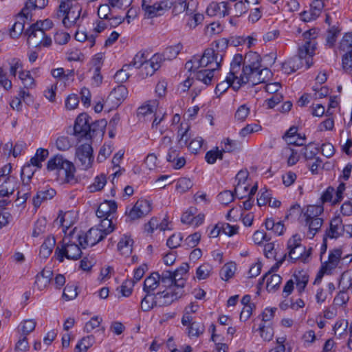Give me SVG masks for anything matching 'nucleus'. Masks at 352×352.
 <instances>
[{"mask_svg": "<svg viewBox=\"0 0 352 352\" xmlns=\"http://www.w3.org/2000/svg\"><path fill=\"white\" fill-rule=\"evenodd\" d=\"M184 289L181 287H170L167 290L157 294L158 298V307L170 305L173 302L181 298L184 294Z\"/></svg>", "mask_w": 352, "mask_h": 352, "instance_id": "nucleus-13", "label": "nucleus"}, {"mask_svg": "<svg viewBox=\"0 0 352 352\" xmlns=\"http://www.w3.org/2000/svg\"><path fill=\"white\" fill-rule=\"evenodd\" d=\"M188 131L189 126L187 124H185L184 125L183 124H181L180 128L178 130V136L180 137L178 142L181 146H188V141L189 138Z\"/></svg>", "mask_w": 352, "mask_h": 352, "instance_id": "nucleus-55", "label": "nucleus"}, {"mask_svg": "<svg viewBox=\"0 0 352 352\" xmlns=\"http://www.w3.org/2000/svg\"><path fill=\"white\" fill-rule=\"evenodd\" d=\"M231 7L228 2H212L206 9V12L209 16H218L223 17L230 14Z\"/></svg>", "mask_w": 352, "mask_h": 352, "instance_id": "nucleus-16", "label": "nucleus"}, {"mask_svg": "<svg viewBox=\"0 0 352 352\" xmlns=\"http://www.w3.org/2000/svg\"><path fill=\"white\" fill-rule=\"evenodd\" d=\"M238 143L230 138H224L221 142V151L223 153H230L237 148Z\"/></svg>", "mask_w": 352, "mask_h": 352, "instance_id": "nucleus-58", "label": "nucleus"}, {"mask_svg": "<svg viewBox=\"0 0 352 352\" xmlns=\"http://www.w3.org/2000/svg\"><path fill=\"white\" fill-rule=\"evenodd\" d=\"M127 94V89L123 85H118L109 94L105 103L111 108H116L126 98Z\"/></svg>", "mask_w": 352, "mask_h": 352, "instance_id": "nucleus-15", "label": "nucleus"}, {"mask_svg": "<svg viewBox=\"0 0 352 352\" xmlns=\"http://www.w3.org/2000/svg\"><path fill=\"white\" fill-rule=\"evenodd\" d=\"M212 266L208 263H205L197 267L196 271V278L199 280H205L210 277L212 273Z\"/></svg>", "mask_w": 352, "mask_h": 352, "instance_id": "nucleus-42", "label": "nucleus"}, {"mask_svg": "<svg viewBox=\"0 0 352 352\" xmlns=\"http://www.w3.org/2000/svg\"><path fill=\"white\" fill-rule=\"evenodd\" d=\"M94 338L92 336L83 338L76 346V352H86L92 346Z\"/></svg>", "mask_w": 352, "mask_h": 352, "instance_id": "nucleus-53", "label": "nucleus"}, {"mask_svg": "<svg viewBox=\"0 0 352 352\" xmlns=\"http://www.w3.org/2000/svg\"><path fill=\"white\" fill-rule=\"evenodd\" d=\"M72 213L70 212H61L59 214L56 222L61 226L63 228H69L72 225L71 221Z\"/></svg>", "mask_w": 352, "mask_h": 352, "instance_id": "nucleus-56", "label": "nucleus"}, {"mask_svg": "<svg viewBox=\"0 0 352 352\" xmlns=\"http://www.w3.org/2000/svg\"><path fill=\"white\" fill-rule=\"evenodd\" d=\"M258 330L264 341L270 342L273 339L274 331L271 324H261Z\"/></svg>", "mask_w": 352, "mask_h": 352, "instance_id": "nucleus-43", "label": "nucleus"}, {"mask_svg": "<svg viewBox=\"0 0 352 352\" xmlns=\"http://www.w3.org/2000/svg\"><path fill=\"white\" fill-rule=\"evenodd\" d=\"M91 119L86 113L80 114L76 119L74 126V134L78 138H85L91 139L96 131V127L99 126L100 133L104 134V128L106 126L107 122L100 120L99 122L91 124Z\"/></svg>", "mask_w": 352, "mask_h": 352, "instance_id": "nucleus-6", "label": "nucleus"}, {"mask_svg": "<svg viewBox=\"0 0 352 352\" xmlns=\"http://www.w3.org/2000/svg\"><path fill=\"white\" fill-rule=\"evenodd\" d=\"M159 108V102L157 100H148L138 109V116L140 119L153 118V113Z\"/></svg>", "mask_w": 352, "mask_h": 352, "instance_id": "nucleus-21", "label": "nucleus"}, {"mask_svg": "<svg viewBox=\"0 0 352 352\" xmlns=\"http://www.w3.org/2000/svg\"><path fill=\"white\" fill-rule=\"evenodd\" d=\"M107 183L106 177L100 175L94 178L93 183L89 186L88 189L90 192H95L101 190Z\"/></svg>", "mask_w": 352, "mask_h": 352, "instance_id": "nucleus-47", "label": "nucleus"}, {"mask_svg": "<svg viewBox=\"0 0 352 352\" xmlns=\"http://www.w3.org/2000/svg\"><path fill=\"white\" fill-rule=\"evenodd\" d=\"M248 175L249 173L246 170H241L236 174V182L237 183L234 189L236 193L240 192L241 191L247 192L248 190V185L245 184Z\"/></svg>", "mask_w": 352, "mask_h": 352, "instance_id": "nucleus-34", "label": "nucleus"}, {"mask_svg": "<svg viewBox=\"0 0 352 352\" xmlns=\"http://www.w3.org/2000/svg\"><path fill=\"white\" fill-rule=\"evenodd\" d=\"M183 50V45L178 43L166 48L163 52L164 58L168 60L175 59Z\"/></svg>", "mask_w": 352, "mask_h": 352, "instance_id": "nucleus-41", "label": "nucleus"}, {"mask_svg": "<svg viewBox=\"0 0 352 352\" xmlns=\"http://www.w3.org/2000/svg\"><path fill=\"white\" fill-rule=\"evenodd\" d=\"M82 252L80 247L74 243H67L61 247L57 246L55 250V256L60 262H63L64 257L67 259L77 260L81 256Z\"/></svg>", "mask_w": 352, "mask_h": 352, "instance_id": "nucleus-10", "label": "nucleus"}, {"mask_svg": "<svg viewBox=\"0 0 352 352\" xmlns=\"http://www.w3.org/2000/svg\"><path fill=\"white\" fill-rule=\"evenodd\" d=\"M48 3V0H28L21 14L26 19L31 18V12L36 9H43Z\"/></svg>", "mask_w": 352, "mask_h": 352, "instance_id": "nucleus-23", "label": "nucleus"}, {"mask_svg": "<svg viewBox=\"0 0 352 352\" xmlns=\"http://www.w3.org/2000/svg\"><path fill=\"white\" fill-rule=\"evenodd\" d=\"M148 54L146 52H139L134 56L132 62L129 64L131 67L140 68L146 61L148 60Z\"/></svg>", "mask_w": 352, "mask_h": 352, "instance_id": "nucleus-51", "label": "nucleus"}, {"mask_svg": "<svg viewBox=\"0 0 352 352\" xmlns=\"http://www.w3.org/2000/svg\"><path fill=\"white\" fill-rule=\"evenodd\" d=\"M151 210L150 201L145 199L138 200L131 208H127L125 212L131 220H135L148 214Z\"/></svg>", "mask_w": 352, "mask_h": 352, "instance_id": "nucleus-12", "label": "nucleus"}, {"mask_svg": "<svg viewBox=\"0 0 352 352\" xmlns=\"http://www.w3.org/2000/svg\"><path fill=\"white\" fill-rule=\"evenodd\" d=\"M204 331V326L200 322H193L189 325L188 334L190 338L199 337Z\"/></svg>", "mask_w": 352, "mask_h": 352, "instance_id": "nucleus-54", "label": "nucleus"}, {"mask_svg": "<svg viewBox=\"0 0 352 352\" xmlns=\"http://www.w3.org/2000/svg\"><path fill=\"white\" fill-rule=\"evenodd\" d=\"M56 192L53 188H46L37 192L36 197L33 199V204L36 208H38L42 202L52 199Z\"/></svg>", "mask_w": 352, "mask_h": 352, "instance_id": "nucleus-28", "label": "nucleus"}, {"mask_svg": "<svg viewBox=\"0 0 352 352\" xmlns=\"http://www.w3.org/2000/svg\"><path fill=\"white\" fill-rule=\"evenodd\" d=\"M133 240L130 236H124L118 244V249L124 256H129L132 252Z\"/></svg>", "mask_w": 352, "mask_h": 352, "instance_id": "nucleus-38", "label": "nucleus"}, {"mask_svg": "<svg viewBox=\"0 0 352 352\" xmlns=\"http://www.w3.org/2000/svg\"><path fill=\"white\" fill-rule=\"evenodd\" d=\"M36 322L34 320H25L22 322L18 329L21 332V336H25L34 330Z\"/></svg>", "mask_w": 352, "mask_h": 352, "instance_id": "nucleus-50", "label": "nucleus"}, {"mask_svg": "<svg viewBox=\"0 0 352 352\" xmlns=\"http://www.w3.org/2000/svg\"><path fill=\"white\" fill-rule=\"evenodd\" d=\"M301 240L300 235L295 234L287 241L288 256L292 261L300 260L305 262L310 255V250H306Z\"/></svg>", "mask_w": 352, "mask_h": 352, "instance_id": "nucleus-8", "label": "nucleus"}, {"mask_svg": "<svg viewBox=\"0 0 352 352\" xmlns=\"http://www.w3.org/2000/svg\"><path fill=\"white\" fill-rule=\"evenodd\" d=\"M173 7V12L175 15H177L180 13L186 11V13L189 15L192 14V12H190L188 10V4L186 2V0H174Z\"/></svg>", "mask_w": 352, "mask_h": 352, "instance_id": "nucleus-49", "label": "nucleus"}, {"mask_svg": "<svg viewBox=\"0 0 352 352\" xmlns=\"http://www.w3.org/2000/svg\"><path fill=\"white\" fill-rule=\"evenodd\" d=\"M158 298L160 297L157 296V294H146L144 298L141 300V309L146 312L155 307H158Z\"/></svg>", "mask_w": 352, "mask_h": 352, "instance_id": "nucleus-31", "label": "nucleus"}, {"mask_svg": "<svg viewBox=\"0 0 352 352\" xmlns=\"http://www.w3.org/2000/svg\"><path fill=\"white\" fill-rule=\"evenodd\" d=\"M300 153L298 150L292 148L289 146L284 148L283 150V154L287 158L288 166L295 165L300 160Z\"/></svg>", "mask_w": 352, "mask_h": 352, "instance_id": "nucleus-37", "label": "nucleus"}, {"mask_svg": "<svg viewBox=\"0 0 352 352\" xmlns=\"http://www.w3.org/2000/svg\"><path fill=\"white\" fill-rule=\"evenodd\" d=\"M47 169L54 171L58 180L63 184L74 185L78 182L74 164L61 155L51 157L47 162Z\"/></svg>", "mask_w": 352, "mask_h": 352, "instance_id": "nucleus-3", "label": "nucleus"}, {"mask_svg": "<svg viewBox=\"0 0 352 352\" xmlns=\"http://www.w3.org/2000/svg\"><path fill=\"white\" fill-rule=\"evenodd\" d=\"M56 245V239L53 236H48L41 246L39 256L42 259L47 258L52 252Z\"/></svg>", "mask_w": 352, "mask_h": 352, "instance_id": "nucleus-26", "label": "nucleus"}, {"mask_svg": "<svg viewBox=\"0 0 352 352\" xmlns=\"http://www.w3.org/2000/svg\"><path fill=\"white\" fill-rule=\"evenodd\" d=\"M263 280L266 282V289L269 292L276 290L282 281V278L276 274H272L270 272L267 273L263 278Z\"/></svg>", "mask_w": 352, "mask_h": 352, "instance_id": "nucleus-30", "label": "nucleus"}, {"mask_svg": "<svg viewBox=\"0 0 352 352\" xmlns=\"http://www.w3.org/2000/svg\"><path fill=\"white\" fill-rule=\"evenodd\" d=\"M242 62V55L237 54H235L230 63V69L226 79L217 84L215 88V93L218 95H221L227 91V89L232 87L233 89L238 90L244 83H241L239 76L240 72V65Z\"/></svg>", "mask_w": 352, "mask_h": 352, "instance_id": "nucleus-5", "label": "nucleus"}, {"mask_svg": "<svg viewBox=\"0 0 352 352\" xmlns=\"http://www.w3.org/2000/svg\"><path fill=\"white\" fill-rule=\"evenodd\" d=\"M344 234L342 219L339 216H335L330 221L329 229L326 232V236L330 239H338Z\"/></svg>", "mask_w": 352, "mask_h": 352, "instance_id": "nucleus-18", "label": "nucleus"}, {"mask_svg": "<svg viewBox=\"0 0 352 352\" xmlns=\"http://www.w3.org/2000/svg\"><path fill=\"white\" fill-rule=\"evenodd\" d=\"M192 186L191 180L186 177L179 179L176 183V190L181 192H185Z\"/></svg>", "mask_w": 352, "mask_h": 352, "instance_id": "nucleus-61", "label": "nucleus"}, {"mask_svg": "<svg viewBox=\"0 0 352 352\" xmlns=\"http://www.w3.org/2000/svg\"><path fill=\"white\" fill-rule=\"evenodd\" d=\"M130 67L131 65H124L120 70L116 73L114 79L118 83H122L129 78L130 74L128 72V70Z\"/></svg>", "mask_w": 352, "mask_h": 352, "instance_id": "nucleus-59", "label": "nucleus"}, {"mask_svg": "<svg viewBox=\"0 0 352 352\" xmlns=\"http://www.w3.org/2000/svg\"><path fill=\"white\" fill-rule=\"evenodd\" d=\"M19 78L20 79L23 87L21 89H29L36 87V80L29 70H21L19 72Z\"/></svg>", "mask_w": 352, "mask_h": 352, "instance_id": "nucleus-32", "label": "nucleus"}, {"mask_svg": "<svg viewBox=\"0 0 352 352\" xmlns=\"http://www.w3.org/2000/svg\"><path fill=\"white\" fill-rule=\"evenodd\" d=\"M340 50L343 52L352 50V34H346L342 38L340 43Z\"/></svg>", "mask_w": 352, "mask_h": 352, "instance_id": "nucleus-64", "label": "nucleus"}, {"mask_svg": "<svg viewBox=\"0 0 352 352\" xmlns=\"http://www.w3.org/2000/svg\"><path fill=\"white\" fill-rule=\"evenodd\" d=\"M324 208L322 204L309 205L302 209V218L305 221L320 218V216L322 214Z\"/></svg>", "mask_w": 352, "mask_h": 352, "instance_id": "nucleus-24", "label": "nucleus"}, {"mask_svg": "<svg viewBox=\"0 0 352 352\" xmlns=\"http://www.w3.org/2000/svg\"><path fill=\"white\" fill-rule=\"evenodd\" d=\"M189 266L187 263H184L182 265L174 272L175 284L174 287H181L182 289L185 285L184 276L188 272Z\"/></svg>", "mask_w": 352, "mask_h": 352, "instance_id": "nucleus-29", "label": "nucleus"}, {"mask_svg": "<svg viewBox=\"0 0 352 352\" xmlns=\"http://www.w3.org/2000/svg\"><path fill=\"white\" fill-rule=\"evenodd\" d=\"M258 195L257 204L259 206L268 204L270 201V199H272V193L265 188H261Z\"/></svg>", "mask_w": 352, "mask_h": 352, "instance_id": "nucleus-57", "label": "nucleus"}, {"mask_svg": "<svg viewBox=\"0 0 352 352\" xmlns=\"http://www.w3.org/2000/svg\"><path fill=\"white\" fill-rule=\"evenodd\" d=\"M22 100L28 105L32 104L34 101L32 96L24 89H19L18 95L12 98L10 104L13 109L20 111L22 109Z\"/></svg>", "mask_w": 352, "mask_h": 352, "instance_id": "nucleus-17", "label": "nucleus"}, {"mask_svg": "<svg viewBox=\"0 0 352 352\" xmlns=\"http://www.w3.org/2000/svg\"><path fill=\"white\" fill-rule=\"evenodd\" d=\"M250 108L247 104L240 105L236 111L235 118L240 122H243L248 117Z\"/></svg>", "mask_w": 352, "mask_h": 352, "instance_id": "nucleus-62", "label": "nucleus"}, {"mask_svg": "<svg viewBox=\"0 0 352 352\" xmlns=\"http://www.w3.org/2000/svg\"><path fill=\"white\" fill-rule=\"evenodd\" d=\"M302 66V63L297 57L285 60L282 63V71L287 74L296 72Z\"/></svg>", "mask_w": 352, "mask_h": 352, "instance_id": "nucleus-36", "label": "nucleus"}, {"mask_svg": "<svg viewBox=\"0 0 352 352\" xmlns=\"http://www.w3.org/2000/svg\"><path fill=\"white\" fill-rule=\"evenodd\" d=\"M243 68L239 73L241 83L256 85L265 83L272 76L271 71L265 67L261 68V56L254 52L247 53L242 56Z\"/></svg>", "mask_w": 352, "mask_h": 352, "instance_id": "nucleus-1", "label": "nucleus"}, {"mask_svg": "<svg viewBox=\"0 0 352 352\" xmlns=\"http://www.w3.org/2000/svg\"><path fill=\"white\" fill-rule=\"evenodd\" d=\"M47 221L45 218L39 219L34 224L32 236L38 237L45 232Z\"/></svg>", "mask_w": 352, "mask_h": 352, "instance_id": "nucleus-60", "label": "nucleus"}, {"mask_svg": "<svg viewBox=\"0 0 352 352\" xmlns=\"http://www.w3.org/2000/svg\"><path fill=\"white\" fill-rule=\"evenodd\" d=\"M76 157L82 169L89 168L94 161L93 148L89 143H85L77 146Z\"/></svg>", "mask_w": 352, "mask_h": 352, "instance_id": "nucleus-11", "label": "nucleus"}, {"mask_svg": "<svg viewBox=\"0 0 352 352\" xmlns=\"http://www.w3.org/2000/svg\"><path fill=\"white\" fill-rule=\"evenodd\" d=\"M105 237L100 229L91 228L89 230L82 234L79 235L78 241L82 248L87 246H93L102 241Z\"/></svg>", "mask_w": 352, "mask_h": 352, "instance_id": "nucleus-14", "label": "nucleus"}, {"mask_svg": "<svg viewBox=\"0 0 352 352\" xmlns=\"http://www.w3.org/2000/svg\"><path fill=\"white\" fill-rule=\"evenodd\" d=\"M223 156V151L219 150L218 147H216L206 153L205 159L208 164H213L217 159L222 160Z\"/></svg>", "mask_w": 352, "mask_h": 352, "instance_id": "nucleus-52", "label": "nucleus"}, {"mask_svg": "<svg viewBox=\"0 0 352 352\" xmlns=\"http://www.w3.org/2000/svg\"><path fill=\"white\" fill-rule=\"evenodd\" d=\"M223 54H217L214 47L208 48L202 56L195 55L186 62L185 68L188 71H196L200 68L218 69L223 61Z\"/></svg>", "mask_w": 352, "mask_h": 352, "instance_id": "nucleus-4", "label": "nucleus"}, {"mask_svg": "<svg viewBox=\"0 0 352 352\" xmlns=\"http://www.w3.org/2000/svg\"><path fill=\"white\" fill-rule=\"evenodd\" d=\"M52 271L50 269H43L35 277L34 288L43 291L48 287L52 277Z\"/></svg>", "mask_w": 352, "mask_h": 352, "instance_id": "nucleus-20", "label": "nucleus"}, {"mask_svg": "<svg viewBox=\"0 0 352 352\" xmlns=\"http://www.w3.org/2000/svg\"><path fill=\"white\" fill-rule=\"evenodd\" d=\"M160 274L157 272L151 274L144 282V291L146 294H152L160 285Z\"/></svg>", "mask_w": 352, "mask_h": 352, "instance_id": "nucleus-25", "label": "nucleus"}, {"mask_svg": "<svg viewBox=\"0 0 352 352\" xmlns=\"http://www.w3.org/2000/svg\"><path fill=\"white\" fill-rule=\"evenodd\" d=\"M314 32L309 30L303 33V43L298 48L299 60L302 63V60H305L306 69H309L312 65V57L315 54L316 48V42L314 36Z\"/></svg>", "mask_w": 352, "mask_h": 352, "instance_id": "nucleus-7", "label": "nucleus"}, {"mask_svg": "<svg viewBox=\"0 0 352 352\" xmlns=\"http://www.w3.org/2000/svg\"><path fill=\"white\" fill-rule=\"evenodd\" d=\"M142 6L147 18L151 19L163 15L157 1L153 5H146L145 0H143Z\"/></svg>", "mask_w": 352, "mask_h": 352, "instance_id": "nucleus-39", "label": "nucleus"}, {"mask_svg": "<svg viewBox=\"0 0 352 352\" xmlns=\"http://www.w3.org/2000/svg\"><path fill=\"white\" fill-rule=\"evenodd\" d=\"M55 145L58 150L62 151H67L72 146L69 138L66 136L57 138L55 141Z\"/></svg>", "mask_w": 352, "mask_h": 352, "instance_id": "nucleus-63", "label": "nucleus"}, {"mask_svg": "<svg viewBox=\"0 0 352 352\" xmlns=\"http://www.w3.org/2000/svg\"><path fill=\"white\" fill-rule=\"evenodd\" d=\"M116 210L117 204L115 201H104L99 205L96 210V216L98 218L111 217Z\"/></svg>", "mask_w": 352, "mask_h": 352, "instance_id": "nucleus-22", "label": "nucleus"}, {"mask_svg": "<svg viewBox=\"0 0 352 352\" xmlns=\"http://www.w3.org/2000/svg\"><path fill=\"white\" fill-rule=\"evenodd\" d=\"M320 199L322 204L329 202L331 205H336L340 202L339 201H336L335 188L331 186L328 187L325 190Z\"/></svg>", "mask_w": 352, "mask_h": 352, "instance_id": "nucleus-46", "label": "nucleus"}, {"mask_svg": "<svg viewBox=\"0 0 352 352\" xmlns=\"http://www.w3.org/2000/svg\"><path fill=\"white\" fill-rule=\"evenodd\" d=\"M28 43L33 47H49L52 39L45 32H43L35 23L32 24L25 32Z\"/></svg>", "mask_w": 352, "mask_h": 352, "instance_id": "nucleus-9", "label": "nucleus"}, {"mask_svg": "<svg viewBox=\"0 0 352 352\" xmlns=\"http://www.w3.org/2000/svg\"><path fill=\"white\" fill-rule=\"evenodd\" d=\"M49 155V152L47 149L44 148H38L37 149L36 154L33 156L28 164L29 165H32L36 169H40L42 166V162L45 161V160L47 157Z\"/></svg>", "mask_w": 352, "mask_h": 352, "instance_id": "nucleus-33", "label": "nucleus"}, {"mask_svg": "<svg viewBox=\"0 0 352 352\" xmlns=\"http://www.w3.org/2000/svg\"><path fill=\"white\" fill-rule=\"evenodd\" d=\"M215 70H212L209 68H200L196 71L197 82H201L205 86L210 85L214 78V72Z\"/></svg>", "mask_w": 352, "mask_h": 352, "instance_id": "nucleus-27", "label": "nucleus"}, {"mask_svg": "<svg viewBox=\"0 0 352 352\" xmlns=\"http://www.w3.org/2000/svg\"><path fill=\"white\" fill-rule=\"evenodd\" d=\"M87 14V11L83 10L78 3L72 0H61L56 17L61 21L64 27L69 28L80 25Z\"/></svg>", "mask_w": 352, "mask_h": 352, "instance_id": "nucleus-2", "label": "nucleus"}, {"mask_svg": "<svg viewBox=\"0 0 352 352\" xmlns=\"http://www.w3.org/2000/svg\"><path fill=\"white\" fill-rule=\"evenodd\" d=\"M101 219L102 220L100 223L96 228L100 229V230L104 233V236H106L114 230L112 217H103Z\"/></svg>", "mask_w": 352, "mask_h": 352, "instance_id": "nucleus-48", "label": "nucleus"}, {"mask_svg": "<svg viewBox=\"0 0 352 352\" xmlns=\"http://www.w3.org/2000/svg\"><path fill=\"white\" fill-rule=\"evenodd\" d=\"M96 35L90 34L88 35L85 31H76L75 34V38L76 41L79 42H85L87 41L88 43L87 45L89 47H92L96 43Z\"/></svg>", "mask_w": 352, "mask_h": 352, "instance_id": "nucleus-44", "label": "nucleus"}, {"mask_svg": "<svg viewBox=\"0 0 352 352\" xmlns=\"http://www.w3.org/2000/svg\"><path fill=\"white\" fill-rule=\"evenodd\" d=\"M305 226L308 228L307 236L309 239H312L316 234L320 230L323 223L322 218H316L314 219L305 221Z\"/></svg>", "mask_w": 352, "mask_h": 352, "instance_id": "nucleus-35", "label": "nucleus"}, {"mask_svg": "<svg viewBox=\"0 0 352 352\" xmlns=\"http://www.w3.org/2000/svg\"><path fill=\"white\" fill-rule=\"evenodd\" d=\"M342 252L340 249H334L329 254L328 261L322 266L323 273L331 274V271L337 267L340 263Z\"/></svg>", "mask_w": 352, "mask_h": 352, "instance_id": "nucleus-19", "label": "nucleus"}, {"mask_svg": "<svg viewBox=\"0 0 352 352\" xmlns=\"http://www.w3.org/2000/svg\"><path fill=\"white\" fill-rule=\"evenodd\" d=\"M236 271L235 263L230 262L225 264L220 271L221 278L224 280H228L231 278Z\"/></svg>", "mask_w": 352, "mask_h": 352, "instance_id": "nucleus-45", "label": "nucleus"}, {"mask_svg": "<svg viewBox=\"0 0 352 352\" xmlns=\"http://www.w3.org/2000/svg\"><path fill=\"white\" fill-rule=\"evenodd\" d=\"M14 178L7 177L4 183L0 186V197H5L12 195L14 191Z\"/></svg>", "mask_w": 352, "mask_h": 352, "instance_id": "nucleus-40", "label": "nucleus"}]
</instances>
